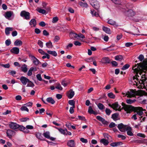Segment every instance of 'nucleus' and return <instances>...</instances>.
I'll return each mask as SVG.
<instances>
[{"label":"nucleus","instance_id":"nucleus-1","mask_svg":"<svg viewBox=\"0 0 147 147\" xmlns=\"http://www.w3.org/2000/svg\"><path fill=\"white\" fill-rule=\"evenodd\" d=\"M134 72L136 74L139 72V74L141 75L143 71L145 73L144 70L147 69V63L146 62H143L142 63L137 64L133 66L132 68Z\"/></svg>","mask_w":147,"mask_h":147},{"label":"nucleus","instance_id":"nucleus-2","mask_svg":"<svg viewBox=\"0 0 147 147\" xmlns=\"http://www.w3.org/2000/svg\"><path fill=\"white\" fill-rule=\"evenodd\" d=\"M147 94L145 91L141 90H139L136 91L135 89L131 90L129 91H127V97L131 98L135 97L136 95L142 96L143 95H146Z\"/></svg>","mask_w":147,"mask_h":147},{"label":"nucleus","instance_id":"nucleus-3","mask_svg":"<svg viewBox=\"0 0 147 147\" xmlns=\"http://www.w3.org/2000/svg\"><path fill=\"white\" fill-rule=\"evenodd\" d=\"M90 5L96 9H98L100 7L99 3L96 0H89Z\"/></svg>","mask_w":147,"mask_h":147},{"label":"nucleus","instance_id":"nucleus-4","mask_svg":"<svg viewBox=\"0 0 147 147\" xmlns=\"http://www.w3.org/2000/svg\"><path fill=\"white\" fill-rule=\"evenodd\" d=\"M109 107H111L114 109L116 111H120L122 109V108H121V107L119 105L117 102H116L112 105L109 104Z\"/></svg>","mask_w":147,"mask_h":147},{"label":"nucleus","instance_id":"nucleus-5","mask_svg":"<svg viewBox=\"0 0 147 147\" xmlns=\"http://www.w3.org/2000/svg\"><path fill=\"white\" fill-rule=\"evenodd\" d=\"M29 56L33 63L35 65H37L40 63L39 60L31 54H29Z\"/></svg>","mask_w":147,"mask_h":147},{"label":"nucleus","instance_id":"nucleus-6","mask_svg":"<svg viewBox=\"0 0 147 147\" xmlns=\"http://www.w3.org/2000/svg\"><path fill=\"white\" fill-rule=\"evenodd\" d=\"M20 16L26 20H29L30 19V13L29 12L25 11H22L20 13Z\"/></svg>","mask_w":147,"mask_h":147},{"label":"nucleus","instance_id":"nucleus-7","mask_svg":"<svg viewBox=\"0 0 147 147\" xmlns=\"http://www.w3.org/2000/svg\"><path fill=\"white\" fill-rule=\"evenodd\" d=\"M122 105L123 106L124 110L126 111L127 113H130L132 111L133 107L129 105H125L123 103H122Z\"/></svg>","mask_w":147,"mask_h":147},{"label":"nucleus","instance_id":"nucleus-8","mask_svg":"<svg viewBox=\"0 0 147 147\" xmlns=\"http://www.w3.org/2000/svg\"><path fill=\"white\" fill-rule=\"evenodd\" d=\"M124 13L129 17H132L135 14V12L133 10L129 9L128 10L125 11L124 9L122 10Z\"/></svg>","mask_w":147,"mask_h":147},{"label":"nucleus","instance_id":"nucleus-9","mask_svg":"<svg viewBox=\"0 0 147 147\" xmlns=\"http://www.w3.org/2000/svg\"><path fill=\"white\" fill-rule=\"evenodd\" d=\"M134 110L135 112L137 113V115L141 116L143 114V111L144 109L141 107H134Z\"/></svg>","mask_w":147,"mask_h":147},{"label":"nucleus","instance_id":"nucleus-10","mask_svg":"<svg viewBox=\"0 0 147 147\" xmlns=\"http://www.w3.org/2000/svg\"><path fill=\"white\" fill-rule=\"evenodd\" d=\"M128 126L123 125L122 123H121L118 124L117 125V127L119 130L121 132H125Z\"/></svg>","mask_w":147,"mask_h":147},{"label":"nucleus","instance_id":"nucleus-11","mask_svg":"<svg viewBox=\"0 0 147 147\" xmlns=\"http://www.w3.org/2000/svg\"><path fill=\"white\" fill-rule=\"evenodd\" d=\"M67 146L69 147H76V144L75 141L73 140H69L67 143Z\"/></svg>","mask_w":147,"mask_h":147},{"label":"nucleus","instance_id":"nucleus-12","mask_svg":"<svg viewBox=\"0 0 147 147\" xmlns=\"http://www.w3.org/2000/svg\"><path fill=\"white\" fill-rule=\"evenodd\" d=\"M10 127L12 129H15L19 127V125L17 123L12 122H11L9 124Z\"/></svg>","mask_w":147,"mask_h":147},{"label":"nucleus","instance_id":"nucleus-13","mask_svg":"<svg viewBox=\"0 0 147 147\" xmlns=\"http://www.w3.org/2000/svg\"><path fill=\"white\" fill-rule=\"evenodd\" d=\"M20 80L22 83L24 85H25L28 82L29 80L26 77L22 76L21 77Z\"/></svg>","mask_w":147,"mask_h":147},{"label":"nucleus","instance_id":"nucleus-14","mask_svg":"<svg viewBox=\"0 0 147 147\" xmlns=\"http://www.w3.org/2000/svg\"><path fill=\"white\" fill-rule=\"evenodd\" d=\"M74 92L71 89L67 93V96L69 98H72L74 95Z\"/></svg>","mask_w":147,"mask_h":147},{"label":"nucleus","instance_id":"nucleus-15","mask_svg":"<svg viewBox=\"0 0 147 147\" xmlns=\"http://www.w3.org/2000/svg\"><path fill=\"white\" fill-rule=\"evenodd\" d=\"M10 51L12 53L17 54L19 53V49L17 47H14L11 49Z\"/></svg>","mask_w":147,"mask_h":147},{"label":"nucleus","instance_id":"nucleus-16","mask_svg":"<svg viewBox=\"0 0 147 147\" xmlns=\"http://www.w3.org/2000/svg\"><path fill=\"white\" fill-rule=\"evenodd\" d=\"M101 62L103 64L109 63L110 62V60L109 58L105 57L102 59Z\"/></svg>","mask_w":147,"mask_h":147},{"label":"nucleus","instance_id":"nucleus-17","mask_svg":"<svg viewBox=\"0 0 147 147\" xmlns=\"http://www.w3.org/2000/svg\"><path fill=\"white\" fill-rule=\"evenodd\" d=\"M54 127L56 129H57L61 134L64 135H67V130L66 129H63L62 128H59L55 127Z\"/></svg>","mask_w":147,"mask_h":147},{"label":"nucleus","instance_id":"nucleus-18","mask_svg":"<svg viewBox=\"0 0 147 147\" xmlns=\"http://www.w3.org/2000/svg\"><path fill=\"white\" fill-rule=\"evenodd\" d=\"M127 131V134L129 136H133V133L132 132V129L131 127L128 126L126 130Z\"/></svg>","mask_w":147,"mask_h":147},{"label":"nucleus","instance_id":"nucleus-19","mask_svg":"<svg viewBox=\"0 0 147 147\" xmlns=\"http://www.w3.org/2000/svg\"><path fill=\"white\" fill-rule=\"evenodd\" d=\"M13 14V13L11 11H8L5 13L4 16L6 18L8 19Z\"/></svg>","mask_w":147,"mask_h":147},{"label":"nucleus","instance_id":"nucleus-20","mask_svg":"<svg viewBox=\"0 0 147 147\" xmlns=\"http://www.w3.org/2000/svg\"><path fill=\"white\" fill-rule=\"evenodd\" d=\"M22 41L18 39L16 40L14 42V45L15 46H20L22 44Z\"/></svg>","mask_w":147,"mask_h":147},{"label":"nucleus","instance_id":"nucleus-21","mask_svg":"<svg viewBox=\"0 0 147 147\" xmlns=\"http://www.w3.org/2000/svg\"><path fill=\"white\" fill-rule=\"evenodd\" d=\"M69 36L71 38L73 39H74L77 38L78 37L77 34L74 33L73 32H71L70 33Z\"/></svg>","mask_w":147,"mask_h":147},{"label":"nucleus","instance_id":"nucleus-22","mask_svg":"<svg viewBox=\"0 0 147 147\" xmlns=\"http://www.w3.org/2000/svg\"><path fill=\"white\" fill-rule=\"evenodd\" d=\"M29 24L32 27H35L36 25V21L34 19H32L30 22Z\"/></svg>","mask_w":147,"mask_h":147},{"label":"nucleus","instance_id":"nucleus-23","mask_svg":"<svg viewBox=\"0 0 147 147\" xmlns=\"http://www.w3.org/2000/svg\"><path fill=\"white\" fill-rule=\"evenodd\" d=\"M36 136L37 138L41 140H45V139L43 138L41 133H37L36 135Z\"/></svg>","mask_w":147,"mask_h":147},{"label":"nucleus","instance_id":"nucleus-24","mask_svg":"<svg viewBox=\"0 0 147 147\" xmlns=\"http://www.w3.org/2000/svg\"><path fill=\"white\" fill-rule=\"evenodd\" d=\"M100 142L102 143L104 145L107 146L109 143L108 141L105 139H102L100 140Z\"/></svg>","mask_w":147,"mask_h":147},{"label":"nucleus","instance_id":"nucleus-25","mask_svg":"<svg viewBox=\"0 0 147 147\" xmlns=\"http://www.w3.org/2000/svg\"><path fill=\"white\" fill-rule=\"evenodd\" d=\"M102 29L107 34H110L111 33L110 29L107 27L103 26L102 27Z\"/></svg>","mask_w":147,"mask_h":147},{"label":"nucleus","instance_id":"nucleus-26","mask_svg":"<svg viewBox=\"0 0 147 147\" xmlns=\"http://www.w3.org/2000/svg\"><path fill=\"white\" fill-rule=\"evenodd\" d=\"M6 133L7 136L9 138H10L12 137V136L13 133V131L11 130H8L7 131Z\"/></svg>","mask_w":147,"mask_h":147},{"label":"nucleus","instance_id":"nucleus-27","mask_svg":"<svg viewBox=\"0 0 147 147\" xmlns=\"http://www.w3.org/2000/svg\"><path fill=\"white\" fill-rule=\"evenodd\" d=\"M137 75L136 76V77L137 78H136V77L134 76L133 78L134 80V82L136 83V85L138 86V84H140V85H141V83L138 80V78H137Z\"/></svg>","mask_w":147,"mask_h":147},{"label":"nucleus","instance_id":"nucleus-28","mask_svg":"<svg viewBox=\"0 0 147 147\" xmlns=\"http://www.w3.org/2000/svg\"><path fill=\"white\" fill-rule=\"evenodd\" d=\"M47 53L52 55L56 57L57 55V53L55 51H47Z\"/></svg>","mask_w":147,"mask_h":147},{"label":"nucleus","instance_id":"nucleus-29","mask_svg":"<svg viewBox=\"0 0 147 147\" xmlns=\"http://www.w3.org/2000/svg\"><path fill=\"white\" fill-rule=\"evenodd\" d=\"M96 118L99 121H101L103 123L105 124L107 122L104 119L100 116H97Z\"/></svg>","mask_w":147,"mask_h":147},{"label":"nucleus","instance_id":"nucleus-30","mask_svg":"<svg viewBox=\"0 0 147 147\" xmlns=\"http://www.w3.org/2000/svg\"><path fill=\"white\" fill-rule=\"evenodd\" d=\"M26 128L25 127L22 126L21 128L23 129V130H26V129H32L33 128V127L31 125H27L26 126Z\"/></svg>","mask_w":147,"mask_h":147},{"label":"nucleus","instance_id":"nucleus-31","mask_svg":"<svg viewBox=\"0 0 147 147\" xmlns=\"http://www.w3.org/2000/svg\"><path fill=\"white\" fill-rule=\"evenodd\" d=\"M13 29L12 28L7 27L5 28V34L8 35L10 33L9 31L13 30Z\"/></svg>","mask_w":147,"mask_h":147},{"label":"nucleus","instance_id":"nucleus-32","mask_svg":"<svg viewBox=\"0 0 147 147\" xmlns=\"http://www.w3.org/2000/svg\"><path fill=\"white\" fill-rule=\"evenodd\" d=\"M91 13L93 16L97 17L99 16L98 13L95 11L94 10L91 11Z\"/></svg>","mask_w":147,"mask_h":147},{"label":"nucleus","instance_id":"nucleus-33","mask_svg":"<svg viewBox=\"0 0 147 147\" xmlns=\"http://www.w3.org/2000/svg\"><path fill=\"white\" fill-rule=\"evenodd\" d=\"M46 100L47 102L52 104H54L55 102L54 100L51 97L48 98Z\"/></svg>","mask_w":147,"mask_h":147},{"label":"nucleus","instance_id":"nucleus-34","mask_svg":"<svg viewBox=\"0 0 147 147\" xmlns=\"http://www.w3.org/2000/svg\"><path fill=\"white\" fill-rule=\"evenodd\" d=\"M115 59L116 60L121 61L123 59V57L121 55H117L115 56Z\"/></svg>","mask_w":147,"mask_h":147},{"label":"nucleus","instance_id":"nucleus-35","mask_svg":"<svg viewBox=\"0 0 147 147\" xmlns=\"http://www.w3.org/2000/svg\"><path fill=\"white\" fill-rule=\"evenodd\" d=\"M43 136L46 138L49 139L50 138V133L48 131L44 132L43 134Z\"/></svg>","mask_w":147,"mask_h":147},{"label":"nucleus","instance_id":"nucleus-36","mask_svg":"<svg viewBox=\"0 0 147 147\" xmlns=\"http://www.w3.org/2000/svg\"><path fill=\"white\" fill-rule=\"evenodd\" d=\"M22 70L24 72H26L27 71V66L25 64L23 65L21 67Z\"/></svg>","mask_w":147,"mask_h":147},{"label":"nucleus","instance_id":"nucleus-37","mask_svg":"<svg viewBox=\"0 0 147 147\" xmlns=\"http://www.w3.org/2000/svg\"><path fill=\"white\" fill-rule=\"evenodd\" d=\"M118 116L117 114H114L112 115V118L114 121H116L118 119Z\"/></svg>","mask_w":147,"mask_h":147},{"label":"nucleus","instance_id":"nucleus-38","mask_svg":"<svg viewBox=\"0 0 147 147\" xmlns=\"http://www.w3.org/2000/svg\"><path fill=\"white\" fill-rule=\"evenodd\" d=\"M88 112L90 114H96L95 112L93 110L92 107L91 106L89 107L88 108Z\"/></svg>","mask_w":147,"mask_h":147},{"label":"nucleus","instance_id":"nucleus-39","mask_svg":"<svg viewBox=\"0 0 147 147\" xmlns=\"http://www.w3.org/2000/svg\"><path fill=\"white\" fill-rule=\"evenodd\" d=\"M27 83H28L27 85V87H33L34 86V85L33 83L29 80L28 82Z\"/></svg>","mask_w":147,"mask_h":147},{"label":"nucleus","instance_id":"nucleus-40","mask_svg":"<svg viewBox=\"0 0 147 147\" xmlns=\"http://www.w3.org/2000/svg\"><path fill=\"white\" fill-rule=\"evenodd\" d=\"M34 68L33 67H31L29 70L27 75L29 76H31L32 74V71L34 70Z\"/></svg>","mask_w":147,"mask_h":147},{"label":"nucleus","instance_id":"nucleus-41","mask_svg":"<svg viewBox=\"0 0 147 147\" xmlns=\"http://www.w3.org/2000/svg\"><path fill=\"white\" fill-rule=\"evenodd\" d=\"M46 45L47 47L49 48H51L53 47L52 43L51 41L47 42L46 43Z\"/></svg>","mask_w":147,"mask_h":147},{"label":"nucleus","instance_id":"nucleus-42","mask_svg":"<svg viewBox=\"0 0 147 147\" xmlns=\"http://www.w3.org/2000/svg\"><path fill=\"white\" fill-rule=\"evenodd\" d=\"M136 101V100L135 99L131 100L129 99L126 100V102L128 104H131L135 102Z\"/></svg>","mask_w":147,"mask_h":147},{"label":"nucleus","instance_id":"nucleus-43","mask_svg":"<svg viewBox=\"0 0 147 147\" xmlns=\"http://www.w3.org/2000/svg\"><path fill=\"white\" fill-rule=\"evenodd\" d=\"M108 23L109 24L111 25H116V22L112 20H110L108 21Z\"/></svg>","mask_w":147,"mask_h":147},{"label":"nucleus","instance_id":"nucleus-44","mask_svg":"<svg viewBox=\"0 0 147 147\" xmlns=\"http://www.w3.org/2000/svg\"><path fill=\"white\" fill-rule=\"evenodd\" d=\"M98 108L100 110H102L105 109V107L104 105L101 103H99L97 105Z\"/></svg>","mask_w":147,"mask_h":147},{"label":"nucleus","instance_id":"nucleus-45","mask_svg":"<svg viewBox=\"0 0 147 147\" xmlns=\"http://www.w3.org/2000/svg\"><path fill=\"white\" fill-rule=\"evenodd\" d=\"M44 55H43L42 57V58L43 59H45L46 58H47L48 59H49L50 58V55H49V54L48 53H45V54Z\"/></svg>","mask_w":147,"mask_h":147},{"label":"nucleus","instance_id":"nucleus-46","mask_svg":"<svg viewBox=\"0 0 147 147\" xmlns=\"http://www.w3.org/2000/svg\"><path fill=\"white\" fill-rule=\"evenodd\" d=\"M108 96L111 98L114 99L115 98V95L112 92H110L108 94Z\"/></svg>","mask_w":147,"mask_h":147},{"label":"nucleus","instance_id":"nucleus-47","mask_svg":"<svg viewBox=\"0 0 147 147\" xmlns=\"http://www.w3.org/2000/svg\"><path fill=\"white\" fill-rule=\"evenodd\" d=\"M0 66L3 67L5 68H8L10 67V65L9 63H7L6 64H3L0 63Z\"/></svg>","mask_w":147,"mask_h":147},{"label":"nucleus","instance_id":"nucleus-48","mask_svg":"<svg viewBox=\"0 0 147 147\" xmlns=\"http://www.w3.org/2000/svg\"><path fill=\"white\" fill-rule=\"evenodd\" d=\"M20 109L22 111H26L27 112L29 111V110L28 108L25 106H22L21 107Z\"/></svg>","mask_w":147,"mask_h":147},{"label":"nucleus","instance_id":"nucleus-49","mask_svg":"<svg viewBox=\"0 0 147 147\" xmlns=\"http://www.w3.org/2000/svg\"><path fill=\"white\" fill-rule=\"evenodd\" d=\"M129 67V65L128 64H125L121 68L122 70H124L128 69Z\"/></svg>","mask_w":147,"mask_h":147},{"label":"nucleus","instance_id":"nucleus-50","mask_svg":"<svg viewBox=\"0 0 147 147\" xmlns=\"http://www.w3.org/2000/svg\"><path fill=\"white\" fill-rule=\"evenodd\" d=\"M80 5L81 6L84 7H88V4L86 3H83L82 2H80Z\"/></svg>","mask_w":147,"mask_h":147},{"label":"nucleus","instance_id":"nucleus-51","mask_svg":"<svg viewBox=\"0 0 147 147\" xmlns=\"http://www.w3.org/2000/svg\"><path fill=\"white\" fill-rule=\"evenodd\" d=\"M68 103L70 105L72 106V107H75V102L73 100H69L68 102Z\"/></svg>","mask_w":147,"mask_h":147},{"label":"nucleus","instance_id":"nucleus-52","mask_svg":"<svg viewBox=\"0 0 147 147\" xmlns=\"http://www.w3.org/2000/svg\"><path fill=\"white\" fill-rule=\"evenodd\" d=\"M55 88L59 90H62L63 88L60 84H58L56 86Z\"/></svg>","mask_w":147,"mask_h":147},{"label":"nucleus","instance_id":"nucleus-53","mask_svg":"<svg viewBox=\"0 0 147 147\" xmlns=\"http://www.w3.org/2000/svg\"><path fill=\"white\" fill-rule=\"evenodd\" d=\"M5 44L6 46H8L11 44V41L10 40L7 39L5 41Z\"/></svg>","mask_w":147,"mask_h":147},{"label":"nucleus","instance_id":"nucleus-54","mask_svg":"<svg viewBox=\"0 0 147 147\" xmlns=\"http://www.w3.org/2000/svg\"><path fill=\"white\" fill-rule=\"evenodd\" d=\"M38 44L40 47L42 48L43 47V43L41 40L38 41Z\"/></svg>","mask_w":147,"mask_h":147},{"label":"nucleus","instance_id":"nucleus-55","mask_svg":"<svg viewBox=\"0 0 147 147\" xmlns=\"http://www.w3.org/2000/svg\"><path fill=\"white\" fill-rule=\"evenodd\" d=\"M111 111L109 109L106 108L105 110V112L107 115H109L111 113Z\"/></svg>","mask_w":147,"mask_h":147},{"label":"nucleus","instance_id":"nucleus-56","mask_svg":"<svg viewBox=\"0 0 147 147\" xmlns=\"http://www.w3.org/2000/svg\"><path fill=\"white\" fill-rule=\"evenodd\" d=\"M36 77L38 80L40 81H41L42 80V78H41V75L38 74L36 75Z\"/></svg>","mask_w":147,"mask_h":147},{"label":"nucleus","instance_id":"nucleus-57","mask_svg":"<svg viewBox=\"0 0 147 147\" xmlns=\"http://www.w3.org/2000/svg\"><path fill=\"white\" fill-rule=\"evenodd\" d=\"M58 20V18L57 17H54L53 19L52 22L53 23H55L57 22Z\"/></svg>","mask_w":147,"mask_h":147},{"label":"nucleus","instance_id":"nucleus-58","mask_svg":"<svg viewBox=\"0 0 147 147\" xmlns=\"http://www.w3.org/2000/svg\"><path fill=\"white\" fill-rule=\"evenodd\" d=\"M38 11L42 14H44L46 13V11L43 9H39L38 10Z\"/></svg>","mask_w":147,"mask_h":147},{"label":"nucleus","instance_id":"nucleus-59","mask_svg":"<svg viewBox=\"0 0 147 147\" xmlns=\"http://www.w3.org/2000/svg\"><path fill=\"white\" fill-rule=\"evenodd\" d=\"M75 107H70L69 111L70 113L72 114L74 113V108Z\"/></svg>","mask_w":147,"mask_h":147},{"label":"nucleus","instance_id":"nucleus-60","mask_svg":"<svg viewBox=\"0 0 147 147\" xmlns=\"http://www.w3.org/2000/svg\"><path fill=\"white\" fill-rule=\"evenodd\" d=\"M80 140L83 143H86L88 142V141L86 139H85L83 138H81L80 139Z\"/></svg>","mask_w":147,"mask_h":147},{"label":"nucleus","instance_id":"nucleus-61","mask_svg":"<svg viewBox=\"0 0 147 147\" xmlns=\"http://www.w3.org/2000/svg\"><path fill=\"white\" fill-rule=\"evenodd\" d=\"M74 44L76 46H80L81 45V43L78 41H75L74 42Z\"/></svg>","mask_w":147,"mask_h":147},{"label":"nucleus","instance_id":"nucleus-62","mask_svg":"<svg viewBox=\"0 0 147 147\" xmlns=\"http://www.w3.org/2000/svg\"><path fill=\"white\" fill-rule=\"evenodd\" d=\"M73 46V44L72 43H69L66 46V49H70Z\"/></svg>","mask_w":147,"mask_h":147},{"label":"nucleus","instance_id":"nucleus-63","mask_svg":"<svg viewBox=\"0 0 147 147\" xmlns=\"http://www.w3.org/2000/svg\"><path fill=\"white\" fill-rule=\"evenodd\" d=\"M115 125H116L115 123L113 122H112L109 124V127L110 128H112L115 127Z\"/></svg>","mask_w":147,"mask_h":147},{"label":"nucleus","instance_id":"nucleus-64","mask_svg":"<svg viewBox=\"0 0 147 147\" xmlns=\"http://www.w3.org/2000/svg\"><path fill=\"white\" fill-rule=\"evenodd\" d=\"M61 84L64 87H65L67 86V83L65 81H62L61 82Z\"/></svg>","mask_w":147,"mask_h":147}]
</instances>
